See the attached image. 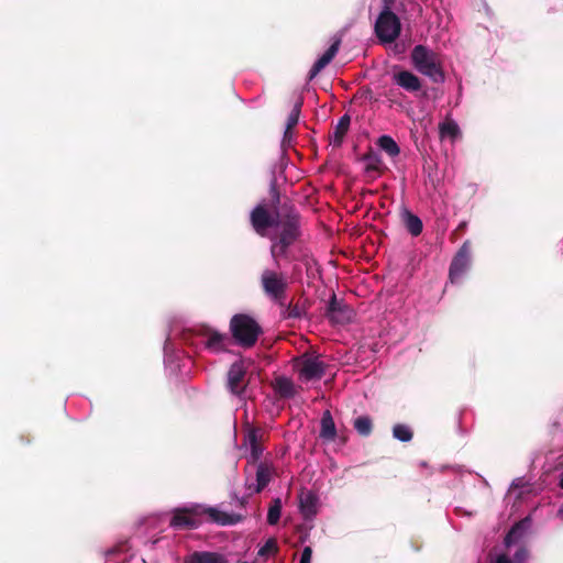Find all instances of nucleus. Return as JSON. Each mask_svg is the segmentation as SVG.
Returning a JSON list of instances; mask_svg holds the SVG:
<instances>
[{
    "instance_id": "obj_31",
    "label": "nucleus",
    "mask_w": 563,
    "mask_h": 563,
    "mask_svg": "<svg viewBox=\"0 0 563 563\" xmlns=\"http://www.w3.org/2000/svg\"><path fill=\"white\" fill-rule=\"evenodd\" d=\"M278 551V544L274 538L268 539L263 547L260 548L257 554L260 556H266L274 554Z\"/></svg>"
},
{
    "instance_id": "obj_11",
    "label": "nucleus",
    "mask_w": 563,
    "mask_h": 563,
    "mask_svg": "<svg viewBox=\"0 0 563 563\" xmlns=\"http://www.w3.org/2000/svg\"><path fill=\"white\" fill-rule=\"evenodd\" d=\"M301 382L320 379L324 374V365L316 357H307L297 366Z\"/></svg>"
},
{
    "instance_id": "obj_35",
    "label": "nucleus",
    "mask_w": 563,
    "mask_h": 563,
    "mask_svg": "<svg viewBox=\"0 0 563 563\" xmlns=\"http://www.w3.org/2000/svg\"><path fill=\"white\" fill-rule=\"evenodd\" d=\"M558 517L563 520V504L561 505V507L558 510Z\"/></svg>"
},
{
    "instance_id": "obj_1",
    "label": "nucleus",
    "mask_w": 563,
    "mask_h": 563,
    "mask_svg": "<svg viewBox=\"0 0 563 563\" xmlns=\"http://www.w3.org/2000/svg\"><path fill=\"white\" fill-rule=\"evenodd\" d=\"M251 223L256 233L262 236L267 234L269 228L276 230L277 236L272 238L271 254L277 264L280 256L286 255L287 249L299 236V218L294 211L282 216H273L264 203L257 205L251 212Z\"/></svg>"
},
{
    "instance_id": "obj_33",
    "label": "nucleus",
    "mask_w": 563,
    "mask_h": 563,
    "mask_svg": "<svg viewBox=\"0 0 563 563\" xmlns=\"http://www.w3.org/2000/svg\"><path fill=\"white\" fill-rule=\"evenodd\" d=\"M367 168L378 169L380 165V159L377 156H369Z\"/></svg>"
},
{
    "instance_id": "obj_15",
    "label": "nucleus",
    "mask_w": 563,
    "mask_h": 563,
    "mask_svg": "<svg viewBox=\"0 0 563 563\" xmlns=\"http://www.w3.org/2000/svg\"><path fill=\"white\" fill-rule=\"evenodd\" d=\"M391 80L408 92H416L421 89V80L409 70H399L393 74Z\"/></svg>"
},
{
    "instance_id": "obj_29",
    "label": "nucleus",
    "mask_w": 563,
    "mask_h": 563,
    "mask_svg": "<svg viewBox=\"0 0 563 563\" xmlns=\"http://www.w3.org/2000/svg\"><path fill=\"white\" fill-rule=\"evenodd\" d=\"M393 437L401 442H409L412 439V431L407 424H395Z\"/></svg>"
},
{
    "instance_id": "obj_16",
    "label": "nucleus",
    "mask_w": 563,
    "mask_h": 563,
    "mask_svg": "<svg viewBox=\"0 0 563 563\" xmlns=\"http://www.w3.org/2000/svg\"><path fill=\"white\" fill-rule=\"evenodd\" d=\"M340 44V38L334 40L330 47L314 62L309 70L310 79H313L324 67L331 63V60L339 52Z\"/></svg>"
},
{
    "instance_id": "obj_9",
    "label": "nucleus",
    "mask_w": 563,
    "mask_h": 563,
    "mask_svg": "<svg viewBox=\"0 0 563 563\" xmlns=\"http://www.w3.org/2000/svg\"><path fill=\"white\" fill-rule=\"evenodd\" d=\"M274 467L267 462H258L256 465L255 479L246 478L245 487L250 494L261 493L272 481Z\"/></svg>"
},
{
    "instance_id": "obj_6",
    "label": "nucleus",
    "mask_w": 563,
    "mask_h": 563,
    "mask_svg": "<svg viewBox=\"0 0 563 563\" xmlns=\"http://www.w3.org/2000/svg\"><path fill=\"white\" fill-rule=\"evenodd\" d=\"M230 331L239 345L251 347L258 339L261 327L251 316L240 313L232 317Z\"/></svg>"
},
{
    "instance_id": "obj_32",
    "label": "nucleus",
    "mask_w": 563,
    "mask_h": 563,
    "mask_svg": "<svg viewBox=\"0 0 563 563\" xmlns=\"http://www.w3.org/2000/svg\"><path fill=\"white\" fill-rule=\"evenodd\" d=\"M312 550L310 547H305L299 563H311Z\"/></svg>"
},
{
    "instance_id": "obj_22",
    "label": "nucleus",
    "mask_w": 563,
    "mask_h": 563,
    "mask_svg": "<svg viewBox=\"0 0 563 563\" xmlns=\"http://www.w3.org/2000/svg\"><path fill=\"white\" fill-rule=\"evenodd\" d=\"M402 220L406 224L407 230L413 235L418 236L422 232V221L411 213L409 210L404 209L401 212Z\"/></svg>"
},
{
    "instance_id": "obj_24",
    "label": "nucleus",
    "mask_w": 563,
    "mask_h": 563,
    "mask_svg": "<svg viewBox=\"0 0 563 563\" xmlns=\"http://www.w3.org/2000/svg\"><path fill=\"white\" fill-rule=\"evenodd\" d=\"M377 145L382 151L388 154L390 157H396L400 153V148L395 140L389 135H382L377 141Z\"/></svg>"
},
{
    "instance_id": "obj_7",
    "label": "nucleus",
    "mask_w": 563,
    "mask_h": 563,
    "mask_svg": "<svg viewBox=\"0 0 563 563\" xmlns=\"http://www.w3.org/2000/svg\"><path fill=\"white\" fill-rule=\"evenodd\" d=\"M261 285L267 297L280 301L288 287L287 277L283 273L273 269H264L261 275Z\"/></svg>"
},
{
    "instance_id": "obj_3",
    "label": "nucleus",
    "mask_w": 563,
    "mask_h": 563,
    "mask_svg": "<svg viewBox=\"0 0 563 563\" xmlns=\"http://www.w3.org/2000/svg\"><path fill=\"white\" fill-rule=\"evenodd\" d=\"M531 527L530 518L517 522L504 539V549H496L489 554V563H526L529 556L525 539Z\"/></svg>"
},
{
    "instance_id": "obj_18",
    "label": "nucleus",
    "mask_w": 563,
    "mask_h": 563,
    "mask_svg": "<svg viewBox=\"0 0 563 563\" xmlns=\"http://www.w3.org/2000/svg\"><path fill=\"white\" fill-rule=\"evenodd\" d=\"M229 341L228 335L210 330L205 335L203 344L211 352L219 353L225 350Z\"/></svg>"
},
{
    "instance_id": "obj_13",
    "label": "nucleus",
    "mask_w": 563,
    "mask_h": 563,
    "mask_svg": "<svg viewBox=\"0 0 563 563\" xmlns=\"http://www.w3.org/2000/svg\"><path fill=\"white\" fill-rule=\"evenodd\" d=\"M319 496L311 492H301L299 494V511L305 520H313L319 510Z\"/></svg>"
},
{
    "instance_id": "obj_12",
    "label": "nucleus",
    "mask_w": 563,
    "mask_h": 563,
    "mask_svg": "<svg viewBox=\"0 0 563 563\" xmlns=\"http://www.w3.org/2000/svg\"><path fill=\"white\" fill-rule=\"evenodd\" d=\"M352 314V310L343 303V301L338 300L334 295L331 297L327 309V316L332 323H347L351 321Z\"/></svg>"
},
{
    "instance_id": "obj_2",
    "label": "nucleus",
    "mask_w": 563,
    "mask_h": 563,
    "mask_svg": "<svg viewBox=\"0 0 563 563\" xmlns=\"http://www.w3.org/2000/svg\"><path fill=\"white\" fill-rule=\"evenodd\" d=\"M206 515L210 521L222 526L235 525L241 517L235 514H227L216 507H205L202 505L192 504L184 508H177L173 511L169 526L174 529H194L201 523L200 517Z\"/></svg>"
},
{
    "instance_id": "obj_36",
    "label": "nucleus",
    "mask_w": 563,
    "mask_h": 563,
    "mask_svg": "<svg viewBox=\"0 0 563 563\" xmlns=\"http://www.w3.org/2000/svg\"><path fill=\"white\" fill-rule=\"evenodd\" d=\"M560 486L563 488V474L561 475V478H560Z\"/></svg>"
},
{
    "instance_id": "obj_4",
    "label": "nucleus",
    "mask_w": 563,
    "mask_h": 563,
    "mask_svg": "<svg viewBox=\"0 0 563 563\" xmlns=\"http://www.w3.org/2000/svg\"><path fill=\"white\" fill-rule=\"evenodd\" d=\"M410 57L413 67L433 82L441 84L445 80L439 56L429 47L421 44L416 45L411 51Z\"/></svg>"
},
{
    "instance_id": "obj_14",
    "label": "nucleus",
    "mask_w": 563,
    "mask_h": 563,
    "mask_svg": "<svg viewBox=\"0 0 563 563\" xmlns=\"http://www.w3.org/2000/svg\"><path fill=\"white\" fill-rule=\"evenodd\" d=\"M246 367L244 361L239 360L231 365L228 372V388L233 395L240 396L243 393L241 384L244 379Z\"/></svg>"
},
{
    "instance_id": "obj_34",
    "label": "nucleus",
    "mask_w": 563,
    "mask_h": 563,
    "mask_svg": "<svg viewBox=\"0 0 563 563\" xmlns=\"http://www.w3.org/2000/svg\"><path fill=\"white\" fill-rule=\"evenodd\" d=\"M288 316H289V317H292V318H298V317L300 316V312H299L298 308H294V309L289 312V314H288Z\"/></svg>"
},
{
    "instance_id": "obj_20",
    "label": "nucleus",
    "mask_w": 563,
    "mask_h": 563,
    "mask_svg": "<svg viewBox=\"0 0 563 563\" xmlns=\"http://www.w3.org/2000/svg\"><path fill=\"white\" fill-rule=\"evenodd\" d=\"M320 424V438L325 441H333L336 437V428L332 415L329 410H325L322 413Z\"/></svg>"
},
{
    "instance_id": "obj_5",
    "label": "nucleus",
    "mask_w": 563,
    "mask_h": 563,
    "mask_svg": "<svg viewBox=\"0 0 563 563\" xmlns=\"http://www.w3.org/2000/svg\"><path fill=\"white\" fill-rule=\"evenodd\" d=\"M394 0H383V9L374 25L375 34L380 43H393L400 34L401 23L393 12Z\"/></svg>"
},
{
    "instance_id": "obj_19",
    "label": "nucleus",
    "mask_w": 563,
    "mask_h": 563,
    "mask_svg": "<svg viewBox=\"0 0 563 563\" xmlns=\"http://www.w3.org/2000/svg\"><path fill=\"white\" fill-rule=\"evenodd\" d=\"M185 563H228V560L218 552L200 551L189 555Z\"/></svg>"
},
{
    "instance_id": "obj_10",
    "label": "nucleus",
    "mask_w": 563,
    "mask_h": 563,
    "mask_svg": "<svg viewBox=\"0 0 563 563\" xmlns=\"http://www.w3.org/2000/svg\"><path fill=\"white\" fill-rule=\"evenodd\" d=\"M262 434L258 429L249 427L244 434L242 446L249 450L247 462L256 464L263 454V446L261 444Z\"/></svg>"
},
{
    "instance_id": "obj_23",
    "label": "nucleus",
    "mask_w": 563,
    "mask_h": 563,
    "mask_svg": "<svg viewBox=\"0 0 563 563\" xmlns=\"http://www.w3.org/2000/svg\"><path fill=\"white\" fill-rule=\"evenodd\" d=\"M274 388L282 397L285 398H291L295 395V386L292 382L285 376H280L275 379Z\"/></svg>"
},
{
    "instance_id": "obj_25",
    "label": "nucleus",
    "mask_w": 563,
    "mask_h": 563,
    "mask_svg": "<svg viewBox=\"0 0 563 563\" xmlns=\"http://www.w3.org/2000/svg\"><path fill=\"white\" fill-rule=\"evenodd\" d=\"M164 363L166 367H170L173 371L178 367L177 351L169 340H166L164 344Z\"/></svg>"
},
{
    "instance_id": "obj_28",
    "label": "nucleus",
    "mask_w": 563,
    "mask_h": 563,
    "mask_svg": "<svg viewBox=\"0 0 563 563\" xmlns=\"http://www.w3.org/2000/svg\"><path fill=\"white\" fill-rule=\"evenodd\" d=\"M280 514H282V500H280V498H275L268 508L267 522L271 526L276 525L279 521Z\"/></svg>"
},
{
    "instance_id": "obj_8",
    "label": "nucleus",
    "mask_w": 563,
    "mask_h": 563,
    "mask_svg": "<svg viewBox=\"0 0 563 563\" xmlns=\"http://www.w3.org/2000/svg\"><path fill=\"white\" fill-rule=\"evenodd\" d=\"M472 250L470 241H465L454 255L450 269L449 278L452 284L460 283L463 276L471 267Z\"/></svg>"
},
{
    "instance_id": "obj_27",
    "label": "nucleus",
    "mask_w": 563,
    "mask_h": 563,
    "mask_svg": "<svg viewBox=\"0 0 563 563\" xmlns=\"http://www.w3.org/2000/svg\"><path fill=\"white\" fill-rule=\"evenodd\" d=\"M299 114H300V109H299V106L297 104L290 111V113L287 118L286 129H285V133H284V142L291 141L292 135H291L290 131L295 125H297V123L299 121Z\"/></svg>"
},
{
    "instance_id": "obj_17",
    "label": "nucleus",
    "mask_w": 563,
    "mask_h": 563,
    "mask_svg": "<svg viewBox=\"0 0 563 563\" xmlns=\"http://www.w3.org/2000/svg\"><path fill=\"white\" fill-rule=\"evenodd\" d=\"M340 44V38L334 40L330 47L314 62L309 70L310 79H313L324 67L331 63V60L339 52Z\"/></svg>"
},
{
    "instance_id": "obj_21",
    "label": "nucleus",
    "mask_w": 563,
    "mask_h": 563,
    "mask_svg": "<svg viewBox=\"0 0 563 563\" xmlns=\"http://www.w3.org/2000/svg\"><path fill=\"white\" fill-rule=\"evenodd\" d=\"M439 133L441 139H450L451 142H455L461 135V130L454 120L446 119L439 124Z\"/></svg>"
},
{
    "instance_id": "obj_26",
    "label": "nucleus",
    "mask_w": 563,
    "mask_h": 563,
    "mask_svg": "<svg viewBox=\"0 0 563 563\" xmlns=\"http://www.w3.org/2000/svg\"><path fill=\"white\" fill-rule=\"evenodd\" d=\"M355 431L362 437H368L372 433L373 421L369 416H358L353 421Z\"/></svg>"
},
{
    "instance_id": "obj_30",
    "label": "nucleus",
    "mask_w": 563,
    "mask_h": 563,
    "mask_svg": "<svg viewBox=\"0 0 563 563\" xmlns=\"http://www.w3.org/2000/svg\"><path fill=\"white\" fill-rule=\"evenodd\" d=\"M349 125H350V117L345 114V115H343V117L339 120V122H338V124H336V128H335V133H334V135H335V142H336L338 144H340V143H341V141H342V139H343L344 134L346 133V131H347V129H349Z\"/></svg>"
}]
</instances>
